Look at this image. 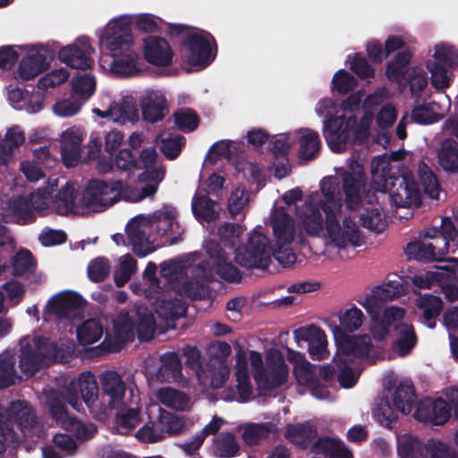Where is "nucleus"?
I'll return each mask as SVG.
<instances>
[{
  "label": "nucleus",
  "instance_id": "obj_1",
  "mask_svg": "<svg viewBox=\"0 0 458 458\" xmlns=\"http://www.w3.org/2000/svg\"><path fill=\"white\" fill-rule=\"evenodd\" d=\"M126 386L115 371L108 370L101 376V393L95 375L87 370L70 381L69 394L72 407L80 411L81 402L90 412L108 411L118 408L124 397Z\"/></svg>",
  "mask_w": 458,
  "mask_h": 458
},
{
  "label": "nucleus",
  "instance_id": "obj_2",
  "mask_svg": "<svg viewBox=\"0 0 458 458\" xmlns=\"http://www.w3.org/2000/svg\"><path fill=\"white\" fill-rule=\"evenodd\" d=\"M371 181L375 190L387 192L396 208H405L422 204V194L413 177L400 174L397 167L390 165L383 157H376L371 161Z\"/></svg>",
  "mask_w": 458,
  "mask_h": 458
},
{
  "label": "nucleus",
  "instance_id": "obj_3",
  "mask_svg": "<svg viewBox=\"0 0 458 458\" xmlns=\"http://www.w3.org/2000/svg\"><path fill=\"white\" fill-rule=\"evenodd\" d=\"M320 190L325 200H319L318 205L326 215L325 225L328 237L339 249H345L347 243L359 247L363 243V238L359 226L351 216L343 220V228L336 217V212L342 208V195L335 178H323Z\"/></svg>",
  "mask_w": 458,
  "mask_h": 458
},
{
  "label": "nucleus",
  "instance_id": "obj_4",
  "mask_svg": "<svg viewBox=\"0 0 458 458\" xmlns=\"http://www.w3.org/2000/svg\"><path fill=\"white\" fill-rule=\"evenodd\" d=\"M131 22L126 18L114 20L100 42L112 57L111 71L120 76H131L140 72V55L132 49Z\"/></svg>",
  "mask_w": 458,
  "mask_h": 458
},
{
  "label": "nucleus",
  "instance_id": "obj_5",
  "mask_svg": "<svg viewBox=\"0 0 458 458\" xmlns=\"http://www.w3.org/2000/svg\"><path fill=\"white\" fill-rule=\"evenodd\" d=\"M5 413L6 420L0 419V454L5 452L8 443H13L16 439L13 424L26 438L39 437V424L32 407L27 401L12 402Z\"/></svg>",
  "mask_w": 458,
  "mask_h": 458
},
{
  "label": "nucleus",
  "instance_id": "obj_6",
  "mask_svg": "<svg viewBox=\"0 0 458 458\" xmlns=\"http://www.w3.org/2000/svg\"><path fill=\"white\" fill-rule=\"evenodd\" d=\"M70 383L65 387L64 393L55 392L47 400L48 410L51 418L63 429L72 433L77 439L89 440L98 432L95 424H84L74 416L70 415L66 403L72 406L69 394Z\"/></svg>",
  "mask_w": 458,
  "mask_h": 458
},
{
  "label": "nucleus",
  "instance_id": "obj_7",
  "mask_svg": "<svg viewBox=\"0 0 458 458\" xmlns=\"http://www.w3.org/2000/svg\"><path fill=\"white\" fill-rule=\"evenodd\" d=\"M204 248L210 259L202 260L198 265L204 279L212 281L214 272H216L221 279L228 283L241 282L242 277V272L229 261V257L220 243L215 240H208L205 242Z\"/></svg>",
  "mask_w": 458,
  "mask_h": 458
},
{
  "label": "nucleus",
  "instance_id": "obj_8",
  "mask_svg": "<svg viewBox=\"0 0 458 458\" xmlns=\"http://www.w3.org/2000/svg\"><path fill=\"white\" fill-rule=\"evenodd\" d=\"M235 262L246 269H267L271 263L269 240L263 233L254 230L245 245L235 249Z\"/></svg>",
  "mask_w": 458,
  "mask_h": 458
},
{
  "label": "nucleus",
  "instance_id": "obj_9",
  "mask_svg": "<svg viewBox=\"0 0 458 458\" xmlns=\"http://www.w3.org/2000/svg\"><path fill=\"white\" fill-rule=\"evenodd\" d=\"M123 192V183L121 180L110 182L91 180L83 191L81 204L84 208L99 212L118 202Z\"/></svg>",
  "mask_w": 458,
  "mask_h": 458
},
{
  "label": "nucleus",
  "instance_id": "obj_10",
  "mask_svg": "<svg viewBox=\"0 0 458 458\" xmlns=\"http://www.w3.org/2000/svg\"><path fill=\"white\" fill-rule=\"evenodd\" d=\"M55 345L48 338L37 337L33 339V344L21 342L19 354V368L27 377L34 376L41 368L47 359L53 356Z\"/></svg>",
  "mask_w": 458,
  "mask_h": 458
},
{
  "label": "nucleus",
  "instance_id": "obj_11",
  "mask_svg": "<svg viewBox=\"0 0 458 458\" xmlns=\"http://www.w3.org/2000/svg\"><path fill=\"white\" fill-rule=\"evenodd\" d=\"M445 245L443 237H434L425 229L420 233L417 240L407 244L405 254L409 260L440 261L446 254Z\"/></svg>",
  "mask_w": 458,
  "mask_h": 458
},
{
  "label": "nucleus",
  "instance_id": "obj_12",
  "mask_svg": "<svg viewBox=\"0 0 458 458\" xmlns=\"http://www.w3.org/2000/svg\"><path fill=\"white\" fill-rule=\"evenodd\" d=\"M294 340L299 347L306 343L310 357L313 360H322L329 355L325 332L315 325L301 327L293 331Z\"/></svg>",
  "mask_w": 458,
  "mask_h": 458
},
{
  "label": "nucleus",
  "instance_id": "obj_13",
  "mask_svg": "<svg viewBox=\"0 0 458 458\" xmlns=\"http://www.w3.org/2000/svg\"><path fill=\"white\" fill-rule=\"evenodd\" d=\"M94 48L88 37L79 38L75 43L60 49L59 59L67 66L76 70L90 69L94 61L90 57Z\"/></svg>",
  "mask_w": 458,
  "mask_h": 458
},
{
  "label": "nucleus",
  "instance_id": "obj_14",
  "mask_svg": "<svg viewBox=\"0 0 458 458\" xmlns=\"http://www.w3.org/2000/svg\"><path fill=\"white\" fill-rule=\"evenodd\" d=\"M335 342L337 347L335 355L361 358L367 356L372 347L371 339L368 335L359 336L349 335L339 326L333 329Z\"/></svg>",
  "mask_w": 458,
  "mask_h": 458
},
{
  "label": "nucleus",
  "instance_id": "obj_15",
  "mask_svg": "<svg viewBox=\"0 0 458 458\" xmlns=\"http://www.w3.org/2000/svg\"><path fill=\"white\" fill-rule=\"evenodd\" d=\"M181 46L186 50V61L191 66L206 67L215 59L209 40L199 33H189Z\"/></svg>",
  "mask_w": 458,
  "mask_h": 458
},
{
  "label": "nucleus",
  "instance_id": "obj_16",
  "mask_svg": "<svg viewBox=\"0 0 458 458\" xmlns=\"http://www.w3.org/2000/svg\"><path fill=\"white\" fill-rule=\"evenodd\" d=\"M413 416L419 421L442 426L451 417V406L442 397L424 398L418 402Z\"/></svg>",
  "mask_w": 458,
  "mask_h": 458
},
{
  "label": "nucleus",
  "instance_id": "obj_17",
  "mask_svg": "<svg viewBox=\"0 0 458 458\" xmlns=\"http://www.w3.org/2000/svg\"><path fill=\"white\" fill-rule=\"evenodd\" d=\"M114 341L106 338L100 344L99 348L105 353L116 352L121 350L123 344L132 342L135 337V324L126 311H122L114 320Z\"/></svg>",
  "mask_w": 458,
  "mask_h": 458
},
{
  "label": "nucleus",
  "instance_id": "obj_18",
  "mask_svg": "<svg viewBox=\"0 0 458 458\" xmlns=\"http://www.w3.org/2000/svg\"><path fill=\"white\" fill-rule=\"evenodd\" d=\"M342 179L345 205L349 209L355 210L361 204L365 192L367 178L363 168L357 165V171L344 172Z\"/></svg>",
  "mask_w": 458,
  "mask_h": 458
},
{
  "label": "nucleus",
  "instance_id": "obj_19",
  "mask_svg": "<svg viewBox=\"0 0 458 458\" xmlns=\"http://www.w3.org/2000/svg\"><path fill=\"white\" fill-rule=\"evenodd\" d=\"M143 55L148 64L158 67L170 65L174 56L168 42L157 36H148L144 38Z\"/></svg>",
  "mask_w": 458,
  "mask_h": 458
},
{
  "label": "nucleus",
  "instance_id": "obj_20",
  "mask_svg": "<svg viewBox=\"0 0 458 458\" xmlns=\"http://www.w3.org/2000/svg\"><path fill=\"white\" fill-rule=\"evenodd\" d=\"M142 224L146 222L144 215H139L132 218L126 225V233L130 243L132 246L133 252L138 257H145L153 252L155 248L149 242L148 237L146 236L145 231L142 229Z\"/></svg>",
  "mask_w": 458,
  "mask_h": 458
},
{
  "label": "nucleus",
  "instance_id": "obj_21",
  "mask_svg": "<svg viewBox=\"0 0 458 458\" xmlns=\"http://www.w3.org/2000/svg\"><path fill=\"white\" fill-rule=\"evenodd\" d=\"M143 120L148 123L162 121L168 112L166 99L160 91L148 90L140 99Z\"/></svg>",
  "mask_w": 458,
  "mask_h": 458
},
{
  "label": "nucleus",
  "instance_id": "obj_22",
  "mask_svg": "<svg viewBox=\"0 0 458 458\" xmlns=\"http://www.w3.org/2000/svg\"><path fill=\"white\" fill-rule=\"evenodd\" d=\"M344 115L331 116L324 121L323 136L329 148L340 152L346 148L348 132L343 129Z\"/></svg>",
  "mask_w": 458,
  "mask_h": 458
},
{
  "label": "nucleus",
  "instance_id": "obj_23",
  "mask_svg": "<svg viewBox=\"0 0 458 458\" xmlns=\"http://www.w3.org/2000/svg\"><path fill=\"white\" fill-rule=\"evenodd\" d=\"M47 52V49L40 47L24 56L19 64L18 77L29 81L47 71L49 67Z\"/></svg>",
  "mask_w": 458,
  "mask_h": 458
},
{
  "label": "nucleus",
  "instance_id": "obj_24",
  "mask_svg": "<svg viewBox=\"0 0 458 458\" xmlns=\"http://www.w3.org/2000/svg\"><path fill=\"white\" fill-rule=\"evenodd\" d=\"M47 52V49L40 47L24 56L19 64L18 77L29 81L47 71L49 67Z\"/></svg>",
  "mask_w": 458,
  "mask_h": 458
},
{
  "label": "nucleus",
  "instance_id": "obj_25",
  "mask_svg": "<svg viewBox=\"0 0 458 458\" xmlns=\"http://www.w3.org/2000/svg\"><path fill=\"white\" fill-rule=\"evenodd\" d=\"M84 300L81 294L72 291H66L54 297L48 301V310L60 319L68 318L71 313L81 308Z\"/></svg>",
  "mask_w": 458,
  "mask_h": 458
},
{
  "label": "nucleus",
  "instance_id": "obj_26",
  "mask_svg": "<svg viewBox=\"0 0 458 458\" xmlns=\"http://www.w3.org/2000/svg\"><path fill=\"white\" fill-rule=\"evenodd\" d=\"M271 225L276 244H288L294 239V222L284 208H275L271 214Z\"/></svg>",
  "mask_w": 458,
  "mask_h": 458
},
{
  "label": "nucleus",
  "instance_id": "obj_27",
  "mask_svg": "<svg viewBox=\"0 0 458 458\" xmlns=\"http://www.w3.org/2000/svg\"><path fill=\"white\" fill-rule=\"evenodd\" d=\"M155 310L167 327L175 328L174 322L186 316L187 304L178 298H157Z\"/></svg>",
  "mask_w": 458,
  "mask_h": 458
},
{
  "label": "nucleus",
  "instance_id": "obj_28",
  "mask_svg": "<svg viewBox=\"0 0 458 458\" xmlns=\"http://www.w3.org/2000/svg\"><path fill=\"white\" fill-rule=\"evenodd\" d=\"M394 341L392 349L400 357L409 355L417 344L418 337L411 324L397 323L394 325Z\"/></svg>",
  "mask_w": 458,
  "mask_h": 458
},
{
  "label": "nucleus",
  "instance_id": "obj_29",
  "mask_svg": "<svg viewBox=\"0 0 458 458\" xmlns=\"http://www.w3.org/2000/svg\"><path fill=\"white\" fill-rule=\"evenodd\" d=\"M321 208L318 204L306 202L304 210L299 214V228L301 234L304 232L310 236H316L323 229L324 220Z\"/></svg>",
  "mask_w": 458,
  "mask_h": 458
},
{
  "label": "nucleus",
  "instance_id": "obj_30",
  "mask_svg": "<svg viewBox=\"0 0 458 458\" xmlns=\"http://www.w3.org/2000/svg\"><path fill=\"white\" fill-rule=\"evenodd\" d=\"M159 360L157 380L165 383L179 382L182 377V366L179 355L173 352H167L162 354Z\"/></svg>",
  "mask_w": 458,
  "mask_h": 458
},
{
  "label": "nucleus",
  "instance_id": "obj_31",
  "mask_svg": "<svg viewBox=\"0 0 458 458\" xmlns=\"http://www.w3.org/2000/svg\"><path fill=\"white\" fill-rule=\"evenodd\" d=\"M413 284L420 289H428L433 284L448 286L451 284V259L445 265L437 266L434 270L427 271L424 275L415 276Z\"/></svg>",
  "mask_w": 458,
  "mask_h": 458
},
{
  "label": "nucleus",
  "instance_id": "obj_32",
  "mask_svg": "<svg viewBox=\"0 0 458 458\" xmlns=\"http://www.w3.org/2000/svg\"><path fill=\"white\" fill-rule=\"evenodd\" d=\"M219 204L208 194L195 193L191 199V210L198 221L211 223L219 218Z\"/></svg>",
  "mask_w": 458,
  "mask_h": 458
},
{
  "label": "nucleus",
  "instance_id": "obj_33",
  "mask_svg": "<svg viewBox=\"0 0 458 458\" xmlns=\"http://www.w3.org/2000/svg\"><path fill=\"white\" fill-rule=\"evenodd\" d=\"M317 434V428L314 426L304 422L288 425L284 437L289 442L305 450L310 445Z\"/></svg>",
  "mask_w": 458,
  "mask_h": 458
},
{
  "label": "nucleus",
  "instance_id": "obj_34",
  "mask_svg": "<svg viewBox=\"0 0 458 458\" xmlns=\"http://www.w3.org/2000/svg\"><path fill=\"white\" fill-rule=\"evenodd\" d=\"M440 167L450 174L458 173V141L453 138L443 140L437 153Z\"/></svg>",
  "mask_w": 458,
  "mask_h": 458
},
{
  "label": "nucleus",
  "instance_id": "obj_35",
  "mask_svg": "<svg viewBox=\"0 0 458 458\" xmlns=\"http://www.w3.org/2000/svg\"><path fill=\"white\" fill-rule=\"evenodd\" d=\"M288 367L282 354H278L272 361L267 370L262 375L263 386L272 390L281 386L288 377Z\"/></svg>",
  "mask_w": 458,
  "mask_h": 458
},
{
  "label": "nucleus",
  "instance_id": "obj_36",
  "mask_svg": "<svg viewBox=\"0 0 458 458\" xmlns=\"http://www.w3.org/2000/svg\"><path fill=\"white\" fill-rule=\"evenodd\" d=\"M416 391L411 381L400 382L393 394L394 408L403 414H409L416 403Z\"/></svg>",
  "mask_w": 458,
  "mask_h": 458
},
{
  "label": "nucleus",
  "instance_id": "obj_37",
  "mask_svg": "<svg viewBox=\"0 0 458 458\" xmlns=\"http://www.w3.org/2000/svg\"><path fill=\"white\" fill-rule=\"evenodd\" d=\"M301 135L299 138L298 155L300 159L310 161L315 159L320 151L321 140L316 131L306 128L301 129Z\"/></svg>",
  "mask_w": 458,
  "mask_h": 458
},
{
  "label": "nucleus",
  "instance_id": "obj_38",
  "mask_svg": "<svg viewBox=\"0 0 458 458\" xmlns=\"http://www.w3.org/2000/svg\"><path fill=\"white\" fill-rule=\"evenodd\" d=\"M176 217V209L169 205H164L161 209L146 216V222L155 225L157 233L161 236L168 234L173 230Z\"/></svg>",
  "mask_w": 458,
  "mask_h": 458
},
{
  "label": "nucleus",
  "instance_id": "obj_39",
  "mask_svg": "<svg viewBox=\"0 0 458 458\" xmlns=\"http://www.w3.org/2000/svg\"><path fill=\"white\" fill-rule=\"evenodd\" d=\"M81 138L73 131H66L64 133L61 156L64 165L66 167L74 166L81 158Z\"/></svg>",
  "mask_w": 458,
  "mask_h": 458
},
{
  "label": "nucleus",
  "instance_id": "obj_40",
  "mask_svg": "<svg viewBox=\"0 0 458 458\" xmlns=\"http://www.w3.org/2000/svg\"><path fill=\"white\" fill-rule=\"evenodd\" d=\"M417 306L423 310V318L428 327H436V318L440 315L444 308L442 299L437 295L425 293L420 295Z\"/></svg>",
  "mask_w": 458,
  "mask_h": 458
},
{
  "label": "nucleus",
  "instance_id": "obj_41",
  "mask_svg": "<svg viewBox=\"0 0 458 458\" xmlns=\"http://www.w3.org/2000/svg\"><path fill=\"white\" fill-rule=\"evenodd\" d=\"M397 453L401 458H425L426 443L411 434H404L397 438Z\"/></svg>",
  "mask_w": 458,
  "mask_h": 458
},
{
  "label": "nucleus",
  "instance_id": "obj_42",
  "mask_svg": "<svg viewBox=\"0 0 458 458\" xmlns=\"http://www.w3.org/2000/svg\"><path fill=\"white\" fill-rule=\"evenodd\" d=\"M77 191L71 182H67L65 185L55 194L52 206L55 211L62 216L68 215L72 212L75 208V199Z\"/></svg>",
  "mask_w": 458,
  "mask_h": 458
},
{
  "label": "nucleus",
  "instance_id": "obj_43",
  "mask_svg": "<svg viewBox=\"0 0 458 458\" xmlns=\"http://www.w3.org/2000/svg\"><path fill=\"white\" fill-rule=\"evenodd\" d=\"M240 446L231 432H222L214 438V454L217 458H232L239 454Z\"/></svg>",
  "mask_w": 458,
  "mask_h": 458
},
{
  "label": "nucleus",
  "instance_id": "obj_44",
  "mask_svg": "<svg viewBox=\"0 0 458 458\" xmlns=\"http://www.w3.org/2000/svg\"><path fill=\"white\" fill-rule=\"evenodd\" d=\"M102 323L98 319L85 320L77 328V339L80 344L86 346L98 342L103 335Z\"/></svg>",
  "mask_w": 458,
  "mask_h": 458
},
{
  "label": "nucleus",
  "instance_id": "obj_45",
  "mask_svg": "<svg viewBox=\"0 0 458 458\" xmlns=\"http://www.w3.org/2000/svg\"><path fill=\"white\" fill-rule=\"evenodd\" d=\"M15 360L10 353L0 354V389L7 388L21 379L14 369Z\"/></svg>",
  "mask_w": 458,
  "mask_h": 458
},
{
  "label": "nucleus",
  "instance_id": "obj_46",
  "mask_svg": "<svg viewBox=\"0 0 458 458\" xmlns=\"http://www.w3.org/2000/svg\"><path fill=\"white\" fill-rule=\"evenodd\" d=\"M270 423H249L245 426L242 437L243 442L250 446L257 445L260 441L268 437L272 431Z\"/></svg>",
  "mask_w": 458,
  "mask_h": 458
},
{
  "label": "nucleus",
  "instance_id": "obj_47",
  "mask_svg": "<svg viewBox=\"0 0 458 458\" xmlns=\"http://www.w3.org/2000/svg\"><path fill=\"white\" fill-rule=\"evenodd\" d=\"M373 417L383 427L393 428L397 422V414L387 398H382L373 409Z\"/></svg>",
  "mask_w": 458,
  "mask_h": 458
},
{
  "label": "nucleus",
  "instance_id": "obj_48",
  "mask_svg": "<svg viewBox=\"0 0 458 458\" xmlns=\"http://www.w3.org/2000/svg\"><path fill=\"white\" fill-rule=\"evenodd\" d=\"M175 126L183 132L195 131L199 124V117L197 112L191 108H182L173 114Z\"/></svg>",
  "mask_w": 458,
  "mask_h": 458
},
{
  "label": "nucleus",
  "instance_id": "obj_49",
  "mask_svg": "<svg viewBox=\"0 0 458 458\" xmlns=\"http://www.w3.org/2000/svg\"><path fill=\"white\" fill-rule=\"evenodd\" d=\"M137 269V261L131 254L123 255L119 259V267L114 272V281L121 288L131 279Z\"/></svg>",
  "mask_w": 458,
  "mask_h": 458
},
{
  "label": "nucleus",
  "instance_id": "obj_50",
  "mask_svg": "<svg viewBox=\"0 0 458 458\" xmlns=\"http://www.w3.org/2000/svg\"><path fill=\"white\" fill-rule=\"evenodd\" d=\"M419 175L423 191L432 199H437L439 197L440 186L437 176L425 163H421L419 167Z\"/></svg>",
  "mask_w": 458,
  "mask_h": 458
},
{
  "label": "nucleus",
  "instance_id": "obj_51",
  "mask_svg": "<svg viewBox=\"0 0 458 458\" xmlns=\"http://www.w3.org/2000/svg\"><path fill=\"white\" fill-rule=\"evenodd\" d=\"M138 322L135 325V329L138 334V338L140 342L148 341L153 338L155 332L156 320L153 314L147 310H137Z\"/></svg>",
  "mask_w": 458,
  "mask_h": 458
},
{
  "label": "nucleus",
  "instance_id": "obj_52",
  "mask_svg": "<svg viewBox=\"0 0 458 458\" xmlns=\"http://www.w3.org/2000/svg\"><path fill=\"white\" fill-rule=\"evenodd\" d=\"M111 264L107 258L97 257L90 260L87 267L88 277L91 282H104L110 274Z\"/></svg>",
  "mask_w": 458,
  "mask_h": 458
},
{
  "label": "nucleus",
  "instance_id": "obj_53",
  "mask_svg": "<svg viewBox=\"0 0 458 458\" xmlns=\"http://www.w3.org/2000/svg\"><path fill=\"white\" fill-rule=\"evenodd\" d=\"M352 359L342 357L341 355H335L333 361L339 371L337 380L341 386L350 388L354 386V373L350 366Z\"/></svg>",
  "mask_w": 458,
  "mask_h": 458
},
{
  "label": "nucleus",
  "instance_id": "obj_54",
  "mask_svg": "<svg viewBox=\"0 0 458 458\" xmlns=\"http://www.w3.org/2000/svg\"><path fill=\"white\" fill-rule=\"evenodd\" d=\"M364 228L375 233H381L386 227V220L377 208L366 209L360 217Z\"/></svg>",
  "mask_w": 458,
  "mask_h": 458
},
{
  "label": "nucleus",
  "instance_id": "obj_55",
  "mask_svg": "<svg viewBox=\"0 0 458 458\" xmlns=\"http://www.w3.org/2000/svg\"><path fill=\"white\" fill-rule=\"evenodd\" d=\"M13 274L22 276L35 267L34 257L29 250H20L13 258Z\"/></svg>",
  "mask_w": 458,
  "mask_h": 458
},
{
  "label": "nucleus",
  "instance_id": "obj_56",
  "mask_svg": "<svg viewBox=\"0 0 458 458\" xmlns=\"http://www.w3.org/2000/svg\"><path fill=\"white\" fill-rule=\"evenodd\" d=\"M109 113H111V118L114 121L120 123L134 121L138 118L136 106L128 100H123L122 104L111 105L109 106Z\"/></svg>",
  "mask_w": 458,
  "mask_h": 458
},
{
  "label": "nucleus",
  "instance_id": "obj_57",
  "mask_svg": "<svg viewBox=\"0 0 458 458\" xmlns=\"http://www.w3.org/2000/svg\"><path fill=\"white\" fill-rule=\"evenodd\" d=\"M357 84L358 81L355 77L344 69L337 71L332 79V89L340 95H345L352 91Z\"/></svg>",
  "mask_w": 458,
  "mask_h": 458
},
{
  "label": "nucleus",
  "instance_id": "obj_58",
  "mask_svg": "<svg viewBox=\"0 0 458 458\" xmlns=\"http://www.w3.org/2000/svg\"><path fill=\"white\" fill-rule=\"evenodd\" d=\"M96 81L93 76L84 74L72 80V90L73 95L83 100H88L95 92Z\"/></svg>",
  "mask_w": 458,
  "mask_h": 458
},
{
  "label": "nucleus",
  "instance_id": "obj_59",
  "mask_svg": "<svg viewBox=\"0 0 458 458\" xmlns=\"http://www.w3.org/2000/svg\"><path fill=\"white\" fill-rule=\"evenodd\" d=\"M158 397L163 404L174 409H182L189 401L188 396L183 392L171 387L160 389Z\"/></svg>",
  "mask_w": 458,
  "mask_h": 458
},
{
  "label": "nucleus",
  "instance_id": "obj_60",
  "mask_svg": "<svg viewBox=\"0 0 458 458\" xmlns=\"http://www.w3.org/2000/svg\"><path fill=\"white\" fill-rule=\"evenodd\" d=\"M426 457L458 458V454L447 444L440 440L430 438L426 442Z\"/></svg>",
  "mask_w": 458,
  "mask_h": 458
},
{
  "label": "nucleus",
  "instance_id": "obj_61",
  "mask_svg": "<svg viewBox=\"0 0 458 458\" xmlns=\"http://www.w3.org/2000/svg\"><path fill=\"white\" fill-rule=\"evenodd\" d=\"M185 144V138L180 134H170L161 140L160 149L163 155L169 160L175 159Z\"/></svg>",
  "mask_w": 458,
  "mask_h": 458
},
{
  "label": "nucleus",
  "instance_id": "obj_62",
  "mask_svg": "<svg viewBox=\"0 0 458 458\" xmlns=\"http://www.w3.org/2000/svg\"><path fill=\"white\" fill-rule=\"evenodd\" d=\"M364 315L362 311L356 306L346 310L344 314L339 318L341 328L344 332L352 333L358 330L363 322Z\"/></svg>",
  "mask_w": 458,
  "mask_h": 458
},
{
  "label": "nucleus",
  "instance_id": "obj_63",
  "mask_svg": "<svg viewBox=\"0 0 458 458\" xmlns=\"http://www.w3.org/2000/svg\"><path fill=\"white\" fill-rule=\"evenodd\" d=\"M217 233L221 243L233 249L235 248L242 229L237 224L225 223L218 227Z\"/></svg>",
  "mask_w": 458,
  "mask_h": 458
},
{
  "label": "nucleus",
  "instance_id": "obj_64",
  "mask_svg": "<svg viewBox=\"0 0 458 458\" xmlns=\"http://www.w3.org/2000/svg\"><path fill=\"white\" fill-rule=\"evenodd\" d=\"M427 68L431 73V85L437 89H444L450 86V78L442 64L428 61Z\"/></svg>",
  "mask_w": 458,
  "mask_h": 458
}]
</instances>
